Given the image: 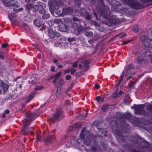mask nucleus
I'll return each instance as SVG.
<instances>
[{"label": "nucleus", "mask_w": 152, "mask_h": 152, "mask_svg": "<svg viewBox=\"0 0 152 152\" xmlns=\"http://www.w3.org/2000/svg\"><path fill=\"white\" fill-rule=\"evenodd\" d=\"M124 4H128L129 6L132 7L133 8L136 9L139 8V4L136 1L134 0H125L124 1Z\"/></svg>", "instance_id": "f257e3e1"}, {"label": "nucleus", "mask_w": 152, "mask_h": 152, "mask_svg": "<svg viewBox=\"0 0 152 152\" xmlns=\"http://www.w3.org/2000/svg\"><path fill=\"white\" fill-rule=\"evenodd\" d=\"M72 27L74 30V33L76 35L79 34L81 31L83 30L82 27L81 26H79L78 27L77 23H73Z\"/></svg>", "instance_id": "f03ea898"}, {"label": "nucleus", "mask_w": 152, "mask_h": 152, "mask_svg": "<svg viewBox=\"0 0 152 152\" xmlns=\"http://www.w3.org/2000/svg\"><path fill=\"white\" fill-rule=\"evenodd\" d=\"M64 117L63 113L61 111L57 112L55 114L54 118L55 120H60Z\"/></svg>", "instance_id": "7ed1b4c3"}, {"label": "nucleus", "mask_w": 152, "mask_h": 152, "mask_svg": "<svg viewBox=\"0 0 152 152\" xmlns=\"http://www.w3.org/2000/svg\"><path fill=\"white\" fill-rule=\"evenodd\" d=\"M96 137L94 136L92 134L90 135V137H86V141H85V143L87 145H89L91 143L90 140L92 142H93L95 139L96 138Z\"/></svg>", "instance_id": "20e7f679"}, {"label": "nucleus", "mask_w": 152, "mask_h": 152, "mask_svg": "<svg viewBox=\"0 0 152 152\" xmlns=\"http://www.w3.org/2000/svg\"><path fill=\"white\" fill-rule=\"evenodd\" d=\"M137 146V148H145L148 146L147 142L145 140H143V142H142L140 143H137L136 145Z\"/></svg>", "instance_id": "39448f33"}, {"label": "nucleus", "mask_w": 152, "mask_h": 152, "mask_svg": "<svg viewBox=\"0 0 152 152\" xmlns=\"http://www.w3.org/2000/svg\"><path fill=\"white\" fill-rule=\"evenodd\" d=\"M34 113H31L27 117V121L26 122H25L24 124V127H26L30 123V120H31L33 116L34 115Z\"/></svg>", "instance_id": "423d86ee"}, {"label": "nucleus", "mask_w": 152, "mask_h": 152, "mask_svg": "<svg viewBox=\"0 0 152 152\" xmlns=\"http://www.w3.org/2000/svg\"><path fill=\"white\" fill-rule=\"evenodd\" d=\"M16 17V15L14 13H12L10 14V15H9V19L11 21L12 23H15V20H14L13 19H14Z\"/></svg>", "instance_id": "0eeeda50"}, {"label": "nucleus", "mask_w": 152, "mask_h": 152, "mask_svg": "<svg viewBox=\"0 0 152 152\" xmlns=\"http://www.w3.org/2000/svg\"><path fill=\"white\" fill-rule=\"evenodd\" d=\"M118 89L116 88V91L113 94V96L114 97L117 98L119 97L120 95L123 93L121 91H120V93H118L117 92Z\"/></svg>", "instance_id": "6e6552de"}, {"label": "nucleus", "mask_w": 152, "mask_h": 152, "mask_svg": "<svg viewBox=\"0 0 152 152\" xmlns=\"http://www.w3.org/2000/svg\"><path fill=\"white\" fill-rule=\"evenodd\" d=\"M62 93V89L61 87H58L57 88L56 92V96H59Z\"/></svg>", "instance_id": "1a4fd4ad"}, {"label": "nucleus", "mask_w": 152, "mask_h": 152, "mask_svg": "<svg viewBox=\"0 0 152 152\" xmlns=\"http://www.w3.org/2000/svg\"><path fill=\"white\" fill-rule=\"evenodd\" d=\"M48 36L51 38L55 37V33L51 29H49L48 30Z\"/></svg>", "instance_id": "9d476101"}, {"label": "nucleus", "mask_w": 152, "mask_h": 152, "mask_svg": "<svg viewBox=\"0 0 152 152\" xmlns=\"http://www.w3.org/2000/svg\"><path fill=\"white\" fill-rule=\"evenodd\" d=\"M65 11L66 12V14H68L72 12V10L71 8H68L65 9H63V12H64Z\"/></svg>", "instance_id": "9b49d317"}, {"label": "nucleus", "mask_w": 152, "mask_h": 152, "mask_svg": "<svg viewBox=\"0 0 152 152\" xmlns=\"http://www.w3.org/2000/svg\"><path fill=\"white\" fill-rule=\"evenodd\" d=\"M34 24L35 26L38 27H40L42 24V23L38 20H35L34 21Z\"/></svg>", "instance_id": "f8f14e48"}, {"label": "nucleus", "mask_w": 152, "mask_h": 152, "mask_svg": "<svg viewBox=\"0 0 152 152\" xmlns=\"http://www.w3.org/2000/svg\"><path fill=\"white\" fill-rule=\"evenodd\" d=\"M59 28L61 31L62 32L66 31L67 30V27L65 25H64L63 27L59 26Z\"/></svg>", "instance_id": "ddd939ff"}, {"label": "nucleus", "mask_w": 152, "mask_h": 152, "mask_svg": "<svg viewBox=\"0 0 152 152\" xmlns=\"http://www.w3.org/2000/svg\"><path fill=\"white\" fill-rule=\"evenodd\" d=\"M83 66L84 68H85V69L88 68L89 63L87 61H85L83 63Z\"/></svg>", "instance_id": "4468645a"}, {"label": "nucleus", "mask_w": 152, "mask_h": 152, "mask_svg": "<svg viewBox=\"0 0 152 152\" xmlns=\"http://www.w3.org/2000/svg\"><path fill=\"white\" fill-rule=\"evenodd\" d=\"M34 93H32L29 95L28 98L27 102H29L31 100L32 98L34 97Z\"/></svg>", "instance_id": "2eb2a0df"}, {"label": "nucleus", "mask_w": 152, "mask_h": 152, "mask_svg": "<svg viewBox=\"0 0 152 152\" xmlns=\"http://www.w3.org/2000/svg\"><path fill=\"white\" fill-rule=\"evenodd\" d=\"M58 83L60 85H63L64 84L65 82L63 79L60 78L59 79Z\"/></svg>", "instance_id": "dca6fc26"}, {"label": "nucleus", "mask_w": 152, "mask_h": 152, "mask_svg": "<svg viewBox=\"0 0 152 152\" xmlns=\"http://www.w3.org/2000/svg\"><path fill=\"white\" fill-rule=\"evenodd\" d=\"M96 99L97 101L99 102H102L104 100V98H101L100 96H97L96 98Z\"/></svg>", "instance_id": "f3484780"}, {"label": "nucleus", "mask_w": 152, "mask_h": 152, "mask_svg": "<svg viewBox=\"0 0 152 152\" xmlns=\"http://www.w3.org/2000/svg\"><path fill=\"white\" fill-rule=\"evenodd\" d=\"M85 35L86 36L90 37L92 36L93 34L91 32H86L85 33Z\"/></svg>", "instance_id": "a211bd4d"}, {"label": "nucleus", "mask_w": 152, "mask_h": 152, "mask_svg": "<svg viewBox=\"0 0 152 152\" xmlns=\"http://www.w3.org/2000/svg\"><path fill=\"white\" fill-rule=\"evenodd\" d=\"M44 88V87L42 86H37L35 88V90H40Z\"/></svg>", "instance_id": "6ab92c4d"}, {"label": "nucleus", "mask_w": 152, "mask_h": 152, "mask_svg": "<svg viewBox=\"0 0 152 152\" xmlns=\"http://www.w3.org/2000/svg\"><path fill=\"white\" fill-rule=\"evenodd\" d=\"M145 43H147L148 45L149 46V47L148 46H147V47L146 46V45H144L145 46V49L146 50H150L151 49V46H150L151 45V44L148 42H146Z\"/></svg>", "instance_id": "aec40b11"}, {"label": "nucleus", "mask_w": 152, "mask_h": 152, "mask_svg": "<svg viewBox=\"0 0 152 152\" xmlns=\"http://www.w3.org/2000/svg\"><path fill=\"white\" fill-rule=\"evenodd\" d=\"M46 4L45 3H40V4H39V7H41L43 9H45L46 7Z\"/></svg>", "instance_id": "412c9836"}, {"label": "nucleus", "mask_w": 152, "mask_h": 152, "mask_svg": "<svg viewBox=\"0 0 152 152\" xmlns=\"http://www.w3.org/2000/svg\"><path fill=\"white\" fill-rule=\"evenodd\" d=\"M108 105L107 104H104V105L102 107V110L103 111H105L107 110L108 108Z\"/></svg>", "instance_id": "4be33fe9"}, {"label": "nucleus", "mask_w": 152, "mask_h": 152, "mask_svg": "<svg viewBox=\"0 0 152 152\" xmlns=\"http://www.w3.org/2000/svg\"><path fill=\"white\" fill-rule=\"evenodd\" d=\"M85 132L84 129H83L82 130L80 135V138L81 139H83L84 138V134Z\"/></svg>", "instance_id": "5701e85b"}, {"label": "nucleus", "mask_w": 152, "mask_h": 152, "mask_svg": "<svg viewBox=\"0 0 152 152\" xmlns=\"http://www.w3.org/2000/svg\"><path fill=\"white\" fill-rule=\"evenodd\" d=\"M54 22L56 23H60L62 22V20L60 19H56L54 20Z\"/></svg>", "instance_id": "b1692460"}, {"label": "nucleus", "mask_w": 152, "mask_h": 152, "mask_svg": "<svg viewBox=\"0 0 152 152\" xmlns=\"http://www.w3.org/2000/svg\"><path fill=\"white\" fill-rule=\"evenodd\" d=\"M54 13L58 16H59L61 14V11H60L58 9H57L54 10Z\"/></svg>", "instance_id": "393cba45"}, {"label": "nucleus", "mask_w": 152, "mask_h": 152, "mask_svg": "<svg viewBox=\"0 0 152 152\" xmlns=\"http://www.w3.org/2000/svg\"><path fill=\"white\" fill-rule=\"evenodd\" d=\"M133 30L135 32H137L138 30V27L137 25L134 26L133 28Z\"/></svg>", "instance_id": "a878e982"}, {"label": "nucleus", "mask_w": 152, "mask_h": 152, "mask_svg": "<svg viewBox=\"0 0 152 152\" xmlns=\"http://www.w3.org/2000/svg\"><path fill=\"white\" fill-rule=\"evenodd\" d=\"M61 75V72H59L57 73L54 76V77L56 78H58Z\"/></svg>", "instance_id": "bb28decb"}, {"label": "nucleus", "mask_w": 152, "mask_h": 152, "mask_svg": "<svg viewBox=\"0 0 152 152\" xmlns=\"http://www.w3.org/2000/svg\"><path fill=\"white\" fill-rule=\"evenodd\" d=\"M52 136L51 135H50L48 136L46 140V141L48 142H49L50 141L51 139H52Z\"/></svg>", "instance_id": "cd10ccee"}, {"label": "nucleus", "mask_w": 152, "mask_h": 152, "mask_svg": "<svg viewBox=\"0 0 152 152\" xmlns=\"http://www.w3.org/2000/svg\"><path fill=\"white\" fill-rule=\"evenodd\" d=\"M124 72H123L120 75V79L119 80L120 82H121V81L123 80V79L124 76Z\"/></svg>", "instance_id": "c85d7f7f"}, {"label": "nucleus", "mask_w": 152, "mask_h": 152, "mask_svg": "<svg viewBox=\"0 0 152 152\" xmlns=\"http://www.w3.org/2000/svg\"><path fill=\"white\" fill-rule=\"evenodd\" d=\"M126 35V34H121L119 35V37L121 38H124L125 37Z\"/></svg>", "instance_id": "c756f323"}, {"label": "nucleus", "mask_w": 152, "mask_h": 152, "mask_svg": "<svg viewBox=\"0 0 152 152\" xmlns=\"http://www.w3.org/2000/svg\"><path fill=\"white\" fill-rule=\"evenodd\" d=\"M23 10V8H21L20 9H14V11L15 12H19L20 11H22Z\"/></svg>", "instance_id": "7c9ffc66"}, {"label": "nucleus", "mask_w": 152, "mask_h": 152, "mask_svg": "<svg viewBox=\"0 0 152 152\" xmlns=\"http://www.w3.org/2000/svg\"><path fill=\"white\" fill-rule=\"evenodd\" d=\"M8 89V86L7 85H5L3 88V90L5 91H6Z\"/></svg>", "instance_id": "2f4dec72"}, {"label": "nucleus", "mask_w": 152, "mask_h": 152, "mask_svg": "<svg viewBox=\"0 0 152 152\" xmlns=\"http://www.w3.org/2000/svg\"><path fill=\"white\" fill-rule=\"evenodd\" d=\"M50 17V15L48 14H46L43 15L42 17L44 18H48Z\"/></svg>", "instance_id": "473e14b6"}, {"label": "nucleus", "mask_w": 152, "mask_h": 152, "mask_svg": "<svg viewBox=\"0 0 152 152\" xmlns=\"http://www.w3.org/2000/svg\"><path fill=\"white\" fill-rule=\"evenodd\" d=\"M70 71H71V74L72 75L74 74L75 73L76 71L73 68H71L70 69Z\"/></svg>", "instance_id": "72a5a7b5"}, {"label": "nucleus", "mask_w": 152, "mask_h": 152, "mask_svg": "<svg viewBox=\"0 0 152 152\" xmlns=\"http://www.w3.org/2000/svg\"><path fill=\"white\" fill-rule=\"evenodd\" d=\"M10 1H9L8 2H7L10 5V6H15L17 7H19V5H17V6H16V5H15V4H14V3H12L10 4Z\"/></svg>", "instance_id": "f704fd0d"}, {"label": "nucleus", "mask_w": 152, "mask_h": 152, "mask_svg": "<svg viewBox=\"0 0 152 152\" xmlns=\"http://www.w3.org/2000/svg\"><path fill=\"white\" fill-rule=\"evenodd\" d=\"M150 52L149 51H146L145 54H146V55L147 56H151V54H150Z\"/></svg>", "instance_id": "c9c22d12"}, {"label": "nucleus", "mask_w": 152, "mask_h": 152, "mask_svg": "<svg viewBox=\"0 0 152 152\" xmlns=\"http://www.w3.org/2000/svg\"><path fill=\"white\" fill-rule=\"evenodd\" d=\"M71 78V76L70 75H67L66 77V80H69Z\"/></svg>", "instance_id": "e433bc0d"}, {"label": "nucleus", "mask_w": 152, "mask_h": 152, "mask_svg": "<svg viewBox=\"0 0 152 152\" xmlns=\"http://www.w3.org/2000/svg\"><path fill=\"white\" fill-rule=\"evenodd\" d=\"M32 7V5L30 4V5H28L26 6V7L27 9H30Z\"/></svg>", "instance_id": "4c0bfd02"}, {"label": "nucleus", "mask_w": 152, "mask_h": 152, "mask_svg": "<svg viewBox=\"0 0 152 152\" xmlns=\"http://www.w3.org/2000/svg\"><path fill=\"white\" fill-rule=\"evenodd\" d=\"M77 63L76 62H75L73 64L72 66L73 67H75L77 66Z\"/></svg>", "instance_id": "58836bf2"}, {"label": "nucleus", "mask_w": 152, "mask_h": 152, "mask_svg": "<svg viewBox=\"0 0 152 152\" xmlns=\"http://www.w3.org/2000/svg\"><path fill=\"white\" fill-rule=\"evenodd\" d=\"M39 13L42 14H44L45 13V12L44 10H42L39 11Z\"/></svg>", "instance_id": "ea45409f"}, {"label": "nucleus", "mask_w": 152, "mask_h": 152, "mask_svg": "<svg viewBox=\"0 0 152 152\" xmlns=\"http://www.w3.org/2000/svg\"><path fill=\"white\" fill-rule=\"evenodd\" d=\"M25 128H23L22 129V133L23 134H25L27 133V132H26L25 131Z\"/></svg>", "instance_id": "a19ab883"}, {"label": "nucleus", "mask_w": 152, "mask_h": 152, "mask_svg": "<svg viewBox=\"0 0 152 152\" xmlns=\"http://www.w3.org/2000/svg\"><path fill=\"white\" fill-rule=\"evenodd\" d=\"M55 68V67L54 66H52L51 67V71L53 72L56 71L54 70Z\"/></svg>", "instance_id": "79ce46f5"}, {"label": "nucleus", "mask_w": 152, "mask_h": 152, "mask_svg": "<svg viewBox=\"0 0 152 152\" xmlns=\"http://www.w3.org/2000/svg\"><path fill=\"white\" fill-rule=\"evenodd\" d=\"M70 71V69H68L66 70L64 72V73L65 74H66L67 73H69Z\"/></svg>", "instance_id": "37998d69"}, {"label": "nucleus", "mask_w": 152, "mask_h": 152, "mask_svg": "<svg viewBox=\"0 0 152 152\" xmlns=\"http://www.w3.org/2000/svg\"><path fill=\"white\" fill-rule=\"evenodd\" d=\"M73 87V85L72 84H71L69 87L68 88V91H69L70 89L72 88Z\"/></svg>", "instance_id": "c03bdc74"}, {"label": "nucleus", "mask_w": 152, "mask_h": 152, "mask_svg": "<svg viewBox=\"0 0 152 152\" xmlns=\"http://www.w3.org/2000/svg\"><path fill=\"white\" fill-rule=\"evenodd\" d=\"M8 45V44L7 43L3 44L2 45V46L3 48H5Z\"/></svg>", "instance_id": "a18cd8bd"}, {"label": "nucleus", "mask_w": 152, "mask_h": 152, "mask_svg": "<svg viewBox=\"0 0 152 152\" xmlns=\"http://www.w3.org/2000/svg\"><path fill=\"white\" fill-rule=\"evenodd\" d=\"M95 88L97 89H98L100 87L97 84H95Z\"/></svg>", "instance_id": "49530a36"}, {"label": "nucleus", "mask_w": 152, "mask_h": 152, "mask_svg": "<svg viewBox=\"0 0 152 152\" xmlns=\"http://www.w3.org/2000/svg\"><path fill=\"white\" fill-rule=\"evenodd\" d=\"M74 40L73 38H68V40L69 42L72 41Z\"/></svg>", "instance_id": "de8ad7c7"}, {"label": "nucleus", "mask_w": 152, "mask_h": 152, "mask_svg": "<svg viewBox=\"0 0 152 152\" xmlns=\"http://www.w3.org/2000/svg\"><path fill=\"white\" fill-rule=\"evenodd\" d=\"M56 65L58 66V68H61L62 67V66L59 63L56 64Z\"/></svg>", "instance_id": "09e8293b"}, {"label": "nucleus", "mask_w": 152, "mask_h": 152, "mask_svg": "<svg viewBox=\"0 0 152 152\" xmlns=\"http://www.w3.org/2000/svg\"><path fill=\"white\" fill-rule=\"evenodd\" d=\"M128 115L129 116V118H128V117H126V118L128 119H129V118H130V117H132V115H131L130 114V113H128Z\"/></svg>", "instance_id": "8fccbe9b"}, {"label": "nucleus", "mask_w": 152, "mask_h": 152, "mask_svg": "<svg viewBox=\"0 0 152 152\" xmlns=\"http://www.w3.org/2000/svg\"><path fill=\"white\" fill-rule=\"evenodd\" d=\"M56 80H57V78H55L54 79L53 81V83L54 84L56 83Z\"/></svg>", "instance_id": "3c124183"}, {"label": "nucleus", "mask_w": 152, "mask_h": 152, "mask_svg": "<svg viewBox=\"0 0 152 152\" xmlns=\"http://www.w3.org/2000/svg\"><path fill=\"white\" fill-rule=\"evenodd\" d=\"M121 82H120L119 81L118 83H117V84H116V85H115V88H116L118 86H119L120 85V84Z\"/></svg>", "instance_id": "603ef678"}, {"label": "nucleus", "mask_w": 152, "mask_h": 152, "mask_svg": "<svg viewBox=\"0 0 152 152\" xmlns=\"http://www.w3.org/2000/svg\"><path fill=\"white\" fill-rule=\"evenodd\" d=\"M56 35L57 37H59L60 36V34L58 33H56L55 34V35Z\"/></svg>", "instance_id": "864d4df0"}, {"label": "nucleus", "mask_w": 152, "mask_h": 152, "mask_svg": "<svg viewBox=\"0 0 152 152\" xmlns=\"http://www.w3.org/2000/svg\"><path fill=\"white\" fill-rule=\"evenodd\" d=\"M9 113V110H6L5 111V114H7Z\"/></svg>", "instance_id": "5fc2aeb1"}, {"label": "nucleus", "mask_w": 152, "mask_h": 152, "mask_svg": "<svg viewBox=\"0 0 152 152\" xmlns=\"http://www.w3.org/2000/svg\"><path fill=\"white\" fill-rule=\"evenodd\" d=\"M58 61L56 59H54L53 60V62L57 64Z\"/></svg>", "instance_id": "6e6d98bb"}, {"label": "nucleus", "mask_w": 152, "mask_h": 152, "mask_svg": "<svg viewBox=\"0 0 152 152\" xmlns=\"http://www.w3.org/2000/svg\"><path fill=\"white\" fill-rule=\"evenodd\" d=\"M73 19L74 21H77L78 20V19L77 18H73Z\"/></svg>", "instance_id": "4d7b16f0"}, {"label": "nucleus", "mask_w": 152, "mask_h": 152, "mask_svg": "<svg viewBox=\"0 0 152 152\" xmlns=\"http://www.w3.org/2000/svg\"><path fill=\"white\" fill-rule=\"evenodd\" d=\"M86 18L87 20H90L91 18V17L90 16H88V17H86Z\"/></svg>", "instance_id": "13d9d810"}, {"label": "nucleus", "mask_w": 152, "mask_h": 152, "mask_svg": "<svg viewBox=\"0 0 152 152\" xmlns=\"http://www.w3.org/2000/svg\"><path fill=\"white\" fill-rule=\"evenodd\" d=\"M129 42V41H126V42H124V43H123V44H124V45H125V44H126L128 43V42Z\"/></svg>", "instance_id": "bf43d9fd"}, {"label": "nucleus", "mask_w": 152, "mask_h": 152, "mask_svg": "<svg viewBox=\"0 0 152 152\" xmlns=\"http://www.w3.org/2000/svg\"><path fill=\"white\" fill-rule=\"evenodd\" d=\"M78 67L79 68H80V69H81L82 67V66L81 65V64H80L79 65V66H78Z\"/></svg>", "instance_id": "052dcab7"}, {"label": "nucleus", "mask_w": 152, "mask_h": 152, "mask_svg": "<svg viewBox=\"0 0 152 152\" xmlns=\"http://www.w3.org/2000/svg\"><path fill=\"white\" fill-rule=\"evenodd\" d=\"M25 1L27 3H28L30 1V0H25Z\"/></svg>", "instance_id": "680f3d73"}, {"label": "nucleus", "mask_w": 152, "mask_h": 152, "mask_svg": "<svg viewBox=\"0 0 152 152\" xmlns=\"http://www.w3.org/2000/svg\"><path fill=\"white\" fill-rule=\"evenodd\" d=\"M129 103H130V102H126L125 101V103L126 104H128Z\"/></svg>", "instance_id": "e2e57ef3"}, {"label": "nucleus", "mask_w": 152, "mask_h": 152, "mask_svg": "<svg viewBox=\"0 0 152 152\" xmlns=\"http://www.w3.org/2000/svg\"><path fill=\"white\" fill-rule=\"evenodd\" d=\"M50 23H51V25L52 26L53 25V22H51V21H50V22H49V24H50Z\"/></svg>", "instance_id": "0e129e2a"}, {"label": "nucleus", "mask_w": 152, "mask_h": 152, "mask_svg": "<svg viewBox=\"0 0 152 152\" xmlns=\"http://www.w3.org/2000/svg\"><path fill=\"white\" fill-rule=\"evenodd\" d=\"M80 139L77 140V142L78 143H80Z\"/></svg>", "instance_id": "69168bd1"}, {"label": "nucleus", "mask_w": 152, "mask_h": 152, "mask_svg": "<svg viewBox=\"0 0 152 152\" xmlns=\"http://www.w3.org/2000/svg\"><path fill=\"white\" fill-rule=\"evenodd\" d=\"M37 140H40V137L37 136Z\"/></svg>", "instance_id": "338daca9"}, {"label": "nucleus", "mask_w": 152, "mask_h": 152, "mask_svg": "<svg viewBox=\"0 0 152 152\" xmlns=\"http://www.w3.org/2000/svg\"><path fill=\"white\" fill-rule=\"evenodd\" d=\"M0 58H1L3 59V57L2 56H0Z\"/></svg>", "instance_id": "774afa93"}]
</instances>
